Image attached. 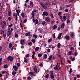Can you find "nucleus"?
Segmentation results:
<instances>
[{"instance_id": "1", "label": "nucleus", "mask_w": 80, "mask_h": 80, "mask_svg": "<svg viewBox=\"0 0 80 80\" xmlns=\"http://www.w3.org/2000/svg\"><path fill=\"white\" fill-rule=\"evenodd\" d=\"M50 77L52 79L54 78V76L53 75V73L52 70L50 71Z\"/></svg>"}, {"instance_id": "2", "label": "nucleus", "mask_w": 80, "mask_h": 80, "mask_svg": "<svg viewBox=\"0 0 80 80\" xmlns=\"http://www.w3.org/2000/svg\"><path fill=\"white\" fill-rule=\"evenodd\" d=\"M37 12V10H36L34 9L33 11L32 12L31 15L32 16V18H33L35 16L34 12Z\"/></svg>"}, {"instance_id": "3", "label": "nucleus", "mask_w": 80, "mask_h": 80, "mask_svg": "<svg viewBox=\"0 0 80 80\" xmlns=\"http://www.w3.org/2000/svg\"><path fill=\"white\" fill-rule=\"evenodd\" d=\"M11 34V31L10 29L9 28L8 29V30L7 33V35L8 36H9Z\"/></svg>"}, {"instance_id": "4", "label": "nucleus", "mask_w": 80, "mask_h": 80, "mask_svg": "<svg viewBox=\"0 0 80 80\" xmlns=\"http://www.w3.org/2000/svg\"><path fill=\"white\" fill-rule=\"evenodd\" d=\"M45 21H46V22L49 23L50 22V19L48 17H47L45 18Z\"/></svg>"}, {"instance_id": "5", "label": "nucleus", "mask_w": 80, "mask_h": 80, "mask_svg": "<svg viewBox=\"0 0 80 80\" xmlns=\"http://www.w3.org/2000/svg\"><path fill=\"white\" fill-rule=\"evenodd\" d=\"M40 4L42 6V7L45 10H47V7L46 6H45L42 3H40Z\"/></svg>"}, {"instance_id": "6", "label": "nucleus", "mask_w": 80, "mask_h": 80, "mask_svg": "<svg viewBox=\"0 0 80 80\" xmlns=\"http://www.w3.org/2000/svg\"><path fill=\"white\" fill-rule=\"evenodd\" d=\"M48 13L47 12H43V13H42V16L44 17L45 15L46 16H48Z\"/></svg>"}, {"instance_id": "7", "label": "nucleus", "mask_w": 80, "mask_h": 80, "mask_svg": "<svg viewBox=\"0 0 80 80\" xmlns=\"http://www.w3.org/2000/svg\"><path fill=\"white\" fill-rule=\"evenodd\" d=\"M8 60H10V62H12L13 60V57L9 56L8 58Z\"/></svg>"}, {"instance_id": "8", "label": "nucleus", "mask_w": 80, "mask_h": 80, "mask_svg": "<svg viewBox=\"0 0 80 80\" xmlns=\"http://www.w3.org/2000/svg\"><path fill=\"white\" fill-rule=\"evenodd\" d=\"M20 42L21 44L23 45L24 44L25 42V41L23 39H21L20 40Z\"/></svg>"}, {"instance_id": "9", "label": "nucleus", "mask_w": 80, "mask_h": 80, "mask_svg": "<svg viewBox=\"0 0 80 80\" xmlns=\"http://www.w3.org/2000/svg\"><path fill=\"white\" fill-rule=\"evenodd\" d=\"M33 22H35V23L36 24H38V20L37 19L35 20L33 19L32 20Z\"/></svg>"}, {"instance_id": "10", "label": "nucleus", "mask_w": 80, "mask_h": 80, "mask_svg": "<svg viewBox=\"0 0 80 80\" xmlns=\"http://www.w3.org/2000/svg\"><path fill=\"white\" fill-rule=\"evenodd\" d=\"M65 38H66L67 40H69L70 39V37L68 35H66L65 36Z\"/></svg>"}, {"instance_id": "11", "label": "nucleus", "mask_w": 80, "mask_h": 80, "mask_svg": "<svg viewBox=\"0 0 80 80\" xmlns=\"http://www.w3.org/2000/svg\"><path fill=\"white\" fill-rule=\"evenodd\" d=\"M62 33H61L60 34H59V36L58 37V39H61V37L62 36Z\"/></svg>"}, {"instance_id": "12", "label": "nucleus", "mask_w": 80, "mask_h": 80, "mask_svg": "<svg viewBox=\"0 0 80 80\" xmlns=\"http://www.w3.org/2000/svg\"><path fill=\"white\" fill-rule=\"evenodd\" d=\"M13 68L14 69V70L15 71H16L18 70V68L17 66H14Z\"/></svg>"}, {"instance_id": "13", "label": "nucleus", "mask_w": 80, "mask_h": 80, "mask_svg": "<svg viewBox=\"0 0 80 80\" xmlns=\"http://www.w3.org/2000/svg\"><path fill=\"white\" fill-rule=\"evenodd\" d=\"M72 52L71 51H69L67 53V55L69 56H71L72 55Z\"/></svg>"}, {"instance_id": "14", "label": "nucleus", "mask_w": 80, "mask_h": 80, "mask_svg": "<svg viewBox=\"0 0 80 80\" xmlns=\"http://www.w3.org/2000/svg\"><path fill=\"white\" fill-rule=\"evenodd\" d=\"M37 69H37V68H36V67H34V68H33L34 70L36 73H37L38 72Z\"/></svg>"}, {"instance_id": "15", "label": "nucleus", "mask_w": 80, "mask_h": 80, "mask_svg": "<svg viewBox=\"0 0 80 80\" xmlns=\"http://www.w3.org/2000/svg\"><path fill=\"white\" fill-rule=\"evenodd\" d=\"M56 67H54V68H53L55 70H58L59 69L58 68L57 65H56Z\"/></svg>"}, {"instance_id": "16", "label": "nucleus", "mask_w": 80, "mask_h": 80, "mask_svg": "<svg viewBox=\"0 0 80 80\" xmlns=\"http://www.w3.org/2000/svg\"><path fill=\"white\" fill-rule=\"evenodd\" d=\"M30 6L31 8H32L34 6L33 2H31Z\"/></svg>"}, {"instance_id": "17", "label": "nucleus", "mask_w": 80, "mask_h": 80, "mask_svg": "<svg viewBox=\"0 0 80 80\" xmlns=\"http://www.w3.org/2000/svg\"><path fill=\"white\" fill-rule=\"evenodd\" d=\"M65 26V23H62V25H61V28H64V27Z\"/></svg>"}, {"instance_id": "18", "label": "nucleus", "mask_w": 80, "mask_h": 80, "mask_svg": "<svg viewBox=\"0 0 80 80\" xmlns=\"http://www.w3.org/2000/svg\"><path fill=\"white\" fill-rule=\"evenodd\" d=\"M26 36H30V32H28V33H26Z\"/></svg>"}, {"instance_id": "19", "label": "nucleus", "mask_w": 80, "mask_h": 80, "mask_svg": "<svg viewBox=\"0 0 80 80\" xmlns=\"http://www.w3.org/2000/svg\"><path fill=\"white\" fill-rule=\"evenodd\" d=\"M46 23V22L45 21H42V24L43 26H44Z\"/></svg>"}, {"instance_id": "20", "label": "nucleus", "mask_w": 80, "mask_h": 80, "mask_svg": "<svg viewBox=\"0 0 80 80\" xmlns=\"http://www.w3.org/2000/svg\"><path fill=\"white\" fill-rule=\"evenodd\" d=\"M52 38H50L49 39H48V42L49 43L50 42L52 41Z\"/></svg>"}, {"instance_id": "21", "label": "nucleus", "mask_w": 80, "mask_h": 80, "mask_svg": "<svg viewBox=\"0 0 80 80\" xmlns=\"http://www.w3.org/2000/svg\"><path fill=\"white\" fill-rule=\"evenodd\" d=\"M50 4V2H48L46 3H45V5H49Z\"/></svg>"}, {"instance_id": "22", "label": "nucleus", "mask_w": 80, "mask_h": 80, "mask_svg": "<svg viewBox=\"0 0 80 80\" xmlns=\"http://www.w3.org/2000/svg\"><path fill=\"white\" fill-rule=\"evenodd\" d=\"M50 16H51V17L52 18H54V17L53 16V14L51 13H50Z\"/></svg>"}, {"instance_id": "23", "label": "nucleus", "mask_w": 80, "mask_h": 80, "mask_svg": "<svg viewBox=\"0 0 80 80\" xmlns=\"http://www.w3.org/2000/svg\"><path fill=\"white\" fill-rule=\"evenodd\" d=\"M32 41L33 42V43H35L36 42V40L34 39H32Z\"/></svg>"}, {"instance_id": "24", "label": "nucleus", "mask_w": 80, "mask_h": 80, "mask_svg": "<svg viewBox=\"0 0 80 80\" xmlns=\"http://www.w3.org/2000/svg\"><path fill=\"white\" fill-rule=\"evenodd\" d=\"M43 57L44 59H46L47 58V55L46 54H44V56Z\"/></svg>"}, {"instance_id": "25", "label": "nucleus", "mask_w": 80, "mask_h": 80, "mask_svg": "<svg viewBox=\"0 0 80 80\" xmlns=\"http://www.w3.org/2000/svg\"><path fill=\"white\" fill-rule=\"evenodd\" d=\"M60 43H58V48H59L60 47Z\"/></svg>"}, {"instance_id": "26", "label": "nucleus", "mask_w": 80, "mask_h": 80, "mask_svg": "<svg viewBox=\"0 0 80 80\" xmlns=\"http://www.w3.org/2000/svg\"><path fill=\"white\" fill-rule=\"evenodd\" d=\"M57 28V26L56 25H54L52 27V28L55 29Z\"/></svg>"}, {"instance_id": "27", "label": "nucleus", "mask_w": 80, "mask_h": 80, "mask_svg": "<svg viewBox=\"0 0 80 80\" xmlns=\"http://www.w3.org/2000/svg\"><path fill=\"white\" fill-rule=\"evenodd\" d=\"M49 76V75L48 74H47L46 75L45 77H46V78H48Z\"/></svg>"}, {"instance_id": "28", "label": "nucleus", "mask_w": 80, "mask_h": 80, "mask_svg": "<svg viewBox=\"0 0 80 80\" xmlns=\"http://www.w3.org/2000/svg\"><path fill=\"white\" fill-rule=\"evenodd\" d=\"M70 22V21L69 20L68 18L67 19V23L68 24Z\"/></svg>"}, {"instance_id": "29", "label": "nucleus", "mask_w": 80, "mask_h": 80, "mask_svg": "<svg viewBox=\"0 0 80 80\" xmlns=\"http://www.w3.org/2000/svg\"><path fill=\"white\" fill-rule=\"evenodd\" d=\"M63 19H64V21H66V16H63Z\"/></svg>"}, {"instance_id": "30", "label": "nucleus", "mask_w": 80, "mask_h": 80, "mask_svg": "<svg viewBox=\"0 0 80 80\" xmlns=\"http://www.w3.org/2000/svg\"><path fill=\"white\" fill-rule=\"evenodd\" d=\"M42 54H40V53L38 55V57L39 58L41 57H42Z\"/></svg>"}, {"instance_id": "31", "label": "nucleus", "mask_w": 80, "mask_h": 80, "mask_svg": "<svg viewBox=\"0 0 80 80\" xmlns=\"http://www.w3.org/2000/svg\"><path fill=\"white\" fill-rule=\"evenodd\" d=\"M21 16L22 17H24V14L23 12H22L21 13Z\"/></svg>"}, {"instance_id": "32", "label": "nucleus", "mask_w": 80, "mask_h": 80, "mask_svg": "<svg viewBox=\"0 0 80 80\" xmlns=\"http://www.w3.org/2000/svg\"><path fill=\"white\" fill-rule=\"evenodd\" d=\"M74 34L73 32H72L71 34V37H73L74 36Z\"/></svg>"}, {"instance_id": "33", "label": "nucleus", "mask_w": 80, "mask_h": 80, "mask_svg": "<svg viewBox=\"0 0 80 80\" xmlns=\"http://www.w3.org/2000/svg\"><path fill=\"white\" fill-rule=\"evenodd\" d=\"M52 55L50 56H49V58H48V59H49V60H52Z\"/></svg>"}, {"instance_id": "34", "label": "nucleus", "mask_w": 80, "mask_h": 80, "mask_svg": "<svg viewBox=\"0 0 80 80\" xmlns=\"http://www.w3.org/2000/svg\"><path fill=\"white\" fill-rule=\"evenodd\" d=\"M39 48L38 47H36V48H35V51H38L39 50Z\"/></svg>"}, {"instance_id": "35", "label": "nucleus", "mask_w": 80, "mask_h": 80, "mask_svg": "<svg viewBox=\"0 0 80 80\" xmlns=\"http://www.w3.org/2000/svg\"><path fill=\"white\" fill-rule=\"evenodd\" d=\"M16 12L17 13H19L20 12V11L19 10H16Z\"/></svg>"}, {"instance_id": "36", "label": "nucleus", "mask_w": 80, "mask_h": 80, "mask_svg": "<svg viewBox=\"0 0 80 80\" xmlns=\"http://www.w3.org/2000/svg\"><path fill=\"white\" fill-rule=\"evenodd\" d=\"M24 62H25L27 63V60L26 58H24Z\"/></svg>"}, {"instance_id": "37", "label": "nucleus", "mask_w": 80, "mask_h": 80, "mask_svg": "<svg viewBox=\"0 0 80 80\" xmlns=\"http://www.w3.org/2000/svg\"><path fill=\"white\" fill-rule=\"evenodd\" d=\"M7 72L5 71H3V72H2V73L3 74H4L5 73H7Z\"/></svg>"}, {"instance_id": "38", "label": "nucleus", "mask_w": 80, "mask_h": 80, "mask_svg": "<svg viewBox=\"0 0 80 80\" xmlns=\"http://www.w3.org/2000/svg\"><path fill=\"white\" fill-rule=\"evenodd\" d=\"M72 69L71 68H70L69 72L71 74L72 73Z\"/></svg>"}, {"instance_id": "39", "label": "nucleus", "mask_w": 80, "mask_h": 80, "mask_svg": "<svg viewBox=\"0 0 80 80\" xmlns=\"http://www.w3.org/2000/svg\"><path fill=\"white\" fill-rule=\"evenodd\" d=\"M8 67V66L7 65H5L4 66V68H7Z\"/></svg>"}, {"instance_id": "40", "label": "nucleus", "mask_w": 80, "mask_h": 80, "mask_svg": "<svg viewBox=\"0 0 80 80\" xmlns=\"http://www.w3.org/2000/svg\"><path fill=\"white\" fill-rule=\"evenodd\" d=\"M15 36L16 38H17L18 37V35L16 33L15 34Z\"/></svg>"}, {"instance_id": "41", "label": "nucleus", "mask_w": 80, "mask_h": 80, "mask_svg": "<svg viewBox=\"0 0 80 80\" xmlns=\"http://www.w3.org/2000/svg\"><path fill=\"white\" fill-rule=\"evenodd\" d=\"M11 12H8V15L9 16H10V15L11 14Z\"/></svg>"}, {"instance_id": "42", "label": "nucleus", "mask_w": 80, "mask_h": 80, "mask_svg": "<svg viewBox=\"0 0 80 80\" xmlns=\"http://www.w3.org/2000/svg\"><path fill=\"white\" fill-rule=\"evenodd\" d=\"M12 44L11 43H10L9 44V47L10 48H11L12 47Z\"/></svg>"}, {"instance_id": "43", "label": "nucleus", "mask_w": 80, "mask_h": 80, "mask_svg": "<svg viewBox=\"0 0 80 80\" xmlns=\"http://www.w3.org/2000/svg\"><path fill=\"white\" fill-rule=\"evenodd\" d=\"M33 37L35 38H38V36L36 35H35L33 36Z\"/></svg>"}, {"instance_id": "44", "label": "nucleus", "mask_w": 80, "mask_h": 80, "mask_svg": "<svg viewBox=\"0 0 80 80\" xmlns=\"http://www.w3.org/2000/svg\"><path fill=\"white\" fill-rule=\"evenodd\" d=\"M55 33L53 34V38H55Z\"/></svg>"}, {"instance_id": "45", "label": "nucleus", "mask_w": 80, "mask_h": 80, "mask_svg": "<svg viewBox=\"0 0 80 80\" xmlns=\"http://www.w3.org/2000/svg\"><path fill=\"white\" fill-rule=\"evenodd\" d=\"M17 66L18 67H19L20 66V63H17Z\"/></svg>"}, {"instance_id": "46", "label": "nucleus", "mask_w": 80, "mask_h": 80, "mask_svg": "<svg viewBox=\"0 0 80 80\" xmlns=\"http://www.w3.org/2000/svg\"><path fill=\"white\" fill-rule=\"evenodd\" d=\"M3 23H4V26H6V22L5 21H4L3 22Z\"/></svg>"}, {"instance_id": "47", "label": "nucleus", "mask_w": 80, "mask_h": 80, "mask_svg": "<svg viewBox=\"0 0 80 80\" xmlns=\"http://www.w3.org/2000/svg\"><path fill=\"white\" fill-rule=\"evenodd\" d=\"M31 78L29 76V77H28V80H31Z\"/></svg>"}, {"instance_id": "48", "label": "nucleus", "mask_w": 80, "mask_h": 80, "mask_svg": "<svg viewBox=\"0 0 80 80\" xmlns=\"http://www.w3.org/2000/svg\"><path fill=\"white\" fill-rule=\"evenodd\" d=\"M28 45H29V46H32V43L31 42H30L28 43Z\"/></svg>"}, {"instance_id": "49", "label": "nucleus", "mask_w": 80, "mask_h": 80, "mask_svg": "<svg viewBox=\"0 0 80 80\" xmlns=\"http://www.w3.org/2000/svg\"><path fill=\"white\" fill-rule=\"evenodd\" d=\"M27 21V19H25V20L24 21L23 23H25Z\"/></svg>"}, {"instance_id": "50", "label": "nucleus", "mask_w": 80, "mask_h": 80, "mask_svg": "<svg viewBox=\"0 0 80 80\" xmlns=\"http://www.w3.org/2000/svg\"><path fill=\"white\" fill-rule=\"evenodd\" d=\"M75 60V58H71V60H72V61H73Z\"/></svg>"}, {"instance_id": "51", "label": "nucleus", "mask_w": 80, "mask_h": 80, "mask_svg": "<svg viewBox=\"0 0 80 80\" xmlns=\"http://www.w3.org/2000/svg\"><path fill=\"white\" fill-rule=\"evenodd\" d=\"M16 73H17L16 72H12V74L13 75H15Z\"/></svg>"}, {"instance_id": "52", "label": "nucleus", "mask_w": 80, "mask_h": 80, "mask_svg": "<svg viewBox=\"0 0 80 80\" xmlns=\"http://www.w3.org/2000/svg\"><path fill=\"white\" fill-rule=\"evenodd\" d=\"M29 74L30 75H33V73L32 72H29Z\"/></svg>"}, {"instance_id": "53", "label": "nucleus", "mask_w": 80, "mask_h": 80, "mask_svg": "<svg viewBox=\"0 0 80 80\" xmlns=\"http://www.w3.org/2000/svg\"><path fill=\"white\" fill-rule=\"evenodd\" d=\"M29 54H28L27 55H26V56H25V57H26V58H28V57H29Z\"/></svg>"}, {"instance_id": "54", "label": "nucleus", "mask_w": 80, "mask_h": 80, "mask_svg": "<svg viewBox=\"0 0 80 80\" xmlns=\"http://www.w3.org/2000/svg\"><path fill=\"white\" fill-rule=\"evenodd\" d=\"M71 6V5H66V7H70Z\"/></svg>"}, {"instance_id": "55", "label": "nucleus", "mask_w": 80, "mask_h": 80, "mask_svg": "<svg viewBox=\"0 0 80 80\" xmlns=\"http://www.w3.org/2000/svg\"><path fill=\"white\" fill-rule=\"evenodd\" d=\"M70 49L71 50H74V48L73 47H71Z\"/></svg>"}, {"instance_id": "56", "label": "nucleus", "mask_w": 80, "mask_h": 80, "mask_svg": "<svg viewBox=\"0 0 80 80\" xmlns=\"http://www.w3.org/2000/svg\"><path fill=\"white\" fill-rule=\"evenodd\" d=\"M56 3V2L55 1H54V2H53V3H52V5H54Z\"/></svg>"}, {"instance_id": "57", "label": "nucleus", "mask_w": 80, "mask_h": 80, "mask_svg": "<svg viewBox=\"0 0 80 80\" xmlns=\"http://www.w3.org/2000/svg\"><path fill=\"white\" fill-rule=\"evenodd\" d=\"M68 9H66L65 10H64V11H65L66 12H68Z\"/></svg>"}, {"instance_id": "58", "label": "nucleus", "mask_w": 80, "mask_h": 80, "mask_svg": "<svg viewBox=\"0 0 80 80\" xmlns=\"http://www.w3.org/2000/svg\"><path fill=\"white\" fill-rule=\"evenodd\" d=\"M58 57H59V58H61V55H60L58 54Z\"/></svg>"}, {"instance_id": "59", "label": "nucleus", "mask_w": 80, "mask_h": 80, "mask_svg": "<svg viewBox=\"0 0 80 80\" xmlns=\"http://www.w3.org/2000/svg\"><path fill=\"white\" fill-rule=\"evenodd\" d=\"M61 12H59L58 13V15L60 16L61 15Z\"/></svg>"}, {"instance_id": "60", "label": "nucleus", "mask_w": 80, "mask_h": 80, "mask_svg": "<svg viewBox=\"0 0 80 80\" xmlns=\"http://www.w3.org/2000/svg\"><path fill=\"white\" fill-rule=\"evenodd\" d=\"M47 51L48 52H50V50L49 49H48Z\"/></svg>"}, {"instance_id": "61", "label": "nucleus", "mask_w": 80, "mask_h": 80, "mask_svg": "<svg viewBox=\"0 0 80 80\" xmlns=\"http://www.w3.org/2000/svg\"><path fill=\"white\" fill-rule=\"evenodd\" d=\"M55 22V21H52V22H51V24H53Z\"/></svg>"}, {"instance_id": "62", "label": "nucleus", "mask_w": 80, "mask_h": 80, "mask_svg": "<svg viewBox=\"0 0 80 80\" xmlns=\"http://www.w3.org/2000/svg\"><path fill=\"white\" fill-rule=\"evenodd\" d=\"M8 20L9 21H11V17H9L8 18Z\"/></svg>"}, {"instance_id": "63", "label": "nucleus", "mask_w": 80, "mask_h": 80, "mask_svg": "<svg viewBox=\"0 0 80 80\" xmlns=\"http://www.w3.org/2000/svg\"><path fill=\"white\" fill-rule=\"evenodd\" d=\"M1 32H2V33L3 34H4V31L3 30H2L1 31Z\"/></svg>"}, {"instance_id": "64", "label": "nucleus", "mask_w": 80, "mask_h": 80, "mask_svg": "<svg viewBox=\"0 0 80 80\" xmlns=\"http://www.w3.org/2000/svg\"><path fill=\"white\" fill-rule=\"evenodd\" d=\"M39 66L41 67H42L43 66V65L42 63H40L39 65Z\"/></svg>"}]
</instances>
